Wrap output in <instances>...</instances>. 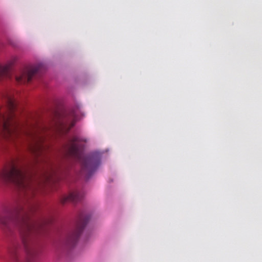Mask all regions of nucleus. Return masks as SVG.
Returning a JSON list of instances; mask_svg holds the SVG:
<instances>
[{"instance_id":"f257e3e1","label":"nucleus","mask_w":262,"mask_h":262,"mask_svg":"<svg viewBox=\"0 0 262 262\" xmlns=\"http://www.w3.org/2000/svg\"><path fill=\"white\" fill-rule=\"evenodd\" d=\"M16 58L14 57L5 66H0V80L10 77V71ZM43 129L20 122L16 104L12 93L5 91L0 94V133L4 138L14 141L25 138L31 152L36 156H41L47 148Z\"/></svg>"},{"instance_id":"f03ea898","label":"nucleus","mask_w":262,"mask_h":262,"mask_svg":"<svg viewBox=\"0 0 262 262\" xmlns=\"http://www.w3.org/2000/svg\"><path fill=\"white\" fill-rule=\"evenodd\" d=\"M36 207L35 203L19 202L4 208L0 213V225L5 232H12L13 227L19 231L22 245H13L9 250L14 259H16L21 249L26 254L25 262H33L38 255L35 238L39 227L31 219V214Z\"/></svg>"},{"instance_id":"7ed1b4c3","label":"nucleus","mask_w":262,"mask_h":262,"mask_svg":"<svg viewBox=\"0 0 262 262\" xmlns=\"http://www.w3.org/2000/svg\"><path fill=\"white\" fill-rule=\"evenodd\" d=\"M13 184L27 199L33 196L40 187L38 182L17 159L7 162L0 169V185Z\"/></svg>"},{"instance_id":"20e7f679","label":"nucleus","mask_w":262,"mask_h":262,"mask_svg":"<svg viewBox=\"0 0 262 262\" xmlns=\"http://www.w3.org/2000/svg\"><path fill=\"white\" fill-rule=\"evenodd\" d=\"M80 140L74 137L69 141L67 151L70 156L79 160L81 163V173L89 179L99 165V161L90 157H84L82 155V146L80 145Z\"/></svg>"},{"instance_id":"39448f33","label":"nucleus","mask_w":262,"mask_h":262,"mask_svg":"<svg viewBox=\"0 0 262 262\" xmlns=\"http://www.w3.org/2000/svg\"><path fill=\"white\" fill-rule=\"evenodd\" d=\"M39 71V67L36 66H28L21 69L15 75V80L19 84L29 82L33 76Z\"/></svg>"},{"instance_id":"423d86ee","label":"nucleus","mask_w":262,"mask_h":262,"mask_svg":"<svg viewBox=\"0 0 262 262\" xmlns=\"http://www.w3.org/2000/svg\"><path fill=\"white\" fill-rule=\"evenodd\" d=\"M86 223L87 221L85 220L82 218L79 219L74 229L72 230L67 235L65 242L66 245L69 246H73L76 244Z\"/></svg>"},{"instance_id":"0eeeda50","label":"nucleus","mask_w":262,"mask_h":262,"mask_svg":"<svg viewBox=\"0 0 262 262\" xmlns=\"http://www.w3.org/2000/svg\"><path fill=\"white\" fill-rule=\"evenodd\" d=\"M82 198V193L76 191L71 192L68 195L63 196L61 199V202L62 204L68 202H76L80 201Z\"/></svg>"},{"instance_id":"6e6552de","label":"nucleus","mask_w":262,"mask_h":262,"mask_svg":"<svg viewBox=\"0 0 262 262\" xmlns=\"http://www.w3.org/2000/svg\"><path fill=\"white\" fill-rule=\"evenodd\" d=\"M75 124V120L74 119H73L72 121L71 122L70 125L69 126H63V129L66 130V132H68L72 127L74 126Z\"/></svg>"},{"instance_id":"1a4fd4ad","label":"nucleus","mask_w":262,"mask_h":262,"mask_svg":"<svg viewBox=\"0 0 262 262\" xmlns=\"http://www.w3.org/2000/svg\"><path fill=\"white\" fill-rule=\"evenodd\" d=\"M50 176H46V179H49L50 178Z\"/></svg>"}]
</instances>
